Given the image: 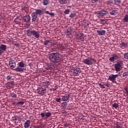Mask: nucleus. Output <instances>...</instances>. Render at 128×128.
<instances>
[{
    "mask_svg": "<svg viewBox=\"0 0 128 128\" xmlns=\"http://www.w3.org/2000/svg\"><path fill=\"white\" fill-rule=\"evenodd\" d=\"M49 60L54 64H60L62 62L64 57L58 52H52L49 54Z\"/></svg>",
    "mask_w": 128,
    "mask_h": 128,
    "instance_id": "obj_1",
    "label": "nucleus"
},
{
    "mask_svg": "<svg viewBox=\"0 0 128 128\" xmlns=\"http://www.w3.org/2000/svg\"><path fill=\"white\" fill-rule=\"evenodd\" d=\"M27 36L30 37L32 36H34L36 38H40V33L35 30H27Z\"/></svg>",
    "mask_w": 128,
    "mask_h": 128,
    "instance_id": "obj_2",
    "label": "nucleus"
},
{
    "mask_svg": "<svg viewBox=\"0 0 128 128\" xmlns=\"http://www.w3.org/2000/svg\"><path fill=\"white\" fill-rule=\"evenodd\" d=\"M70 74L74 76H78L80 74V69L79 68H73L71 69Z\"/></svg>",
    "mask_w": 128,
    "mask_h": 128,
    "instance_id": "obj_3",
    "label": "nucleus"
},
{
    "mask_svg": "<svg viewBox=\"0 0 128 128\" xmlns=\"http://www.w3.org/2000/svg\"><path fill=\"white\" fill-rule=\"evenodd\" d=\"M82 62L84 64H87L88 66H90L94 62H96V60L94 58H92L90 57H88V58L84 59Z\"/></svg>",
    "mask_w": 128,
    "mask_h": 128,
    "instance_id": "obj_4",
    "label": "nucleus"
},
{
    "mask_svg": "<svg viewBox=\"0 0 128 128\" xmlns=\"http://www.w3.org/2000/svg\"><path fill=\"white\" fill-rule=\"evenodd\" d=\"M122 62H118L116 64H114V70L116 72H120L122 70Z\"/></svg>",
    "mask_w": 128,
    "mask_h": 128,
    "instance_id": "obj_5",
    "label": "nucleus"
},
{
    "mask_svg": "<svg viewBox=\"0 0 128 128\" xmlns=\"http://www.w3.org/2000/svg\"><path fill=\"white\" fill-rule=\"evenodd\" d=\"M37 92L38 94H40L41 96H44L46 92V89L42 88V86L38 87L37 89Z\"/></svg>",
    "mask_w": 128,
    "mask_h": 128,
    "instance_id": "obj_6",
    "label": "nucleus"
},
{
    "mask_svg": "<svg viewBox=\"0 0 128 128\" xmlns=\"http://www.w3.org/2000/svg\"><path fill=\"white\" fill-rule=\"evenodd\" d=\"M9 66L10 68H14L16 66V64L14 60H12V58H10L9 60Z\"/></svg>",
    "mask_w": 128,
    "mask_h": 128,
    "instance_id": "obj_7",
    "label": "nucleus"
},
{
    "mask_svg": "<svg viewBox=\"0 0 128 128\" xmlns=\"http://www.w3.org/2000/svg\"><path fill=\"white\" fill-rule=\"evenodd\" d=\"M84 34L82 33H78L76 34V40H78L80 42H84V38L82 36Z\"/></svg>",
    "mask_w": 128,
    "mask_h": 128,
    "instance_id": "obj_8",
    "label": "nucleus"
},
{
    "mask_svg": "<svg viewBox=\"0 0 128 128\" xmlns=\"http://www.w3.org/2000/svg\"><path fill=\"white\" fill-rule=\"evenodd\" d=\"M7 48L8 47L6 46V45L1 44L0 46V56H2L4 53V52H6V50Z\"/></svg>",
    "mask_w": 128,
    "mask_h": 128,
    "instance_id": "obj_9",
    "label": "nucleus"
},
{
    "mask_svg": "<svg viewBox=\"0 0 128 128\" xmlns=\"http://www.w3.org/2000/svg\"><path fill=\"white\" fill-rule=\"evenodd\" d=\"M22 20L24 22H26L28 24L30 22V16L28 14H26L22 18Z\"/></svg>",
    "mask_w": 128,
    "mask_h": 128,
    "instance_id": "obj_10",
    "label": "nucleus"
},
{
    "mask_svg": "<svg viewBox=\"0 0 128 128\" xmlns=\"http://www.w3.org/2000/svg\"><path fill=\"white\" fill-rule=\"evenodd\" d=\"M49 86H50V81H46L45 82H43L41 86H42V88H45V90H46V88H48Z\"/></svg>",
    "mask_w": 128,
    "mask_h": 128,
    "instance_id": "obj_11",
    "label": "nucleus"
},
{
    "mask_svg": "<svg viewBox=\"0 0 128 128\" xmlns=\"http://www.w3.org/2000/svg\"><path fill=\"white\" fill-rule=\"evenodd\" d=\"M32 16V22H36V18H38V16L34 12H32L31 14Z\"/></svg>",
    "mask_w": 128,
    "mask_h": 128,
    "instance_id": "obj_12",
    "label": "nucleus"
},
{
    "mask_svg": "<svg viewBox=\"0 0 128 128\" xmlns=\"http://www.w3.org/2000/svg\"><path fill=\"white\" fill-rule=\"evenodd\" d=\"M61 97L62 98V100H63V102H68V100H70V94H68L62 96Z\"/></svg>",
    "mask_w": 128,
    "mask_h": 128,
    "instance_id": "obj_13",
    "label": "nucleus"
},
{
    "mask_svg": "<svg viewBox=\"0 0 128 128\" xmlns=\"http://www.w3.org/2000/svg\"><path fill=\"white\" fill-rule=\"evenodd\" d=\"M108 80H110V82H113V84H116V80L114 78V74H112L108 76Z\"/></svg>",
    "mask_w": 128,
    "mask_h": 128,
    "instance_id": "obj_14",
    "label": "nucleus"
},
{
    "mask_svg": "<svg viewBox=\"0 0 128 128\" xmlns=\"http://www.w3.org/2000/svg\"><path fill=\"white\" fill-rule=\"evenodd\" d=\"M108 14V11L104 10H102L98 12V14H99V16H106V14Z\"/></svg>",
    "mask_w": 128,
    "mask_h": 128,
    "instance_id": "obj_15",
    "label": "nucleus"
},
{
    "mask_svg": "<svg viewBox=\"0 0 128 128\" xmlns=\"http://www.w3.org/2000/svg\"><path fill=\"white\" fill-rule=\"evenodd\" d=\"M12 120H18V122H20L22 119L20 118V116H15L12 117Z\"/></svg>",
    "mask_w": 128,
    "mask_h": 128,
    "instance_id": "obj_16",
    "label": "nucleus"
},
{
    "mask_svg": "<svg viewBox=\"0 0 128 128\" xmlns=\"http://www.w3.org/2000/svg\"><path fill=\"white\" fill-rule=\"evenodd\" d=\"M36 12L34 14H36V16H42V10H40V9L36 10Z\"/></svg>",
    "mask_w": 128,
    "mask_h": 128,
    "instance_id": "obj_17",
    "label": "nucleus"
},
{
    "mask_svg": "<svg viewBox=\"0 0 128 128\" xmlns=\"http://www.w3.org/2000/svg\"><path fill=\"white\" fill-rule=\"evenodd\" d=\"M97 34H99V36H104L106 32V30H102L101 31L100 30H98L96 31Z\"/></svg>",
    "mask_w": 128,
    "mask_h": 128,
    "instance_id": "obj_18",
    "label": "nucleus"
},
{
    "mask_svg": "<svg viewBox=\"0 0 128 128\" xmlns=\"http://www.w3.org/2000/svg\"><path fill=\"white\" fill-rule=\"evenodd\" d=\"M30 120H27L24 124V128H30Z\"/></svg>",
    "mask_w": 128,
    "mask_h": 128,
    "instance_id": "obj_19",
    "label": "nucleus"
},
{
    "mask_svg": "<svg viewBox=\"0 0 128 128\" xmlns=\"http://www.w3.org/2000/svg\"><path fill=\"white\" fill-rule=\"evenodd\" d=\"M14 70L16 72H24V68H22L18 67L17 68L14 69Z\"/></svg>",
    "mask_w": 128,
    "mask_h": 128,
    "instance_id": "obj_20",
    "label": "nucleus"
},
{
    "mask_svg": "<svg viewBox=\"0 0 128 128\" xmlns=\"http://www.w3.org/2000/svg\"><path fill=\"white\" fill-rule=\"evenodd\" d=\"M59 2L60 4H66L68 0H59Z\"/></svg>",
    "mask_w": 128,
    "mask_h": 128,
    "instance_id": "obj_21",
    "label": "nucleus"
},
{
    "mask_svg": "<svg viewBox=\"0 0 128 128\" xmlns=\"http://www.w3.org/2000/svg\"><path fill=\"white\" fill-rule=\"evenodd\" d=\"M110 14L111 16H116L118 14V11L116 10H113L112 12H110Z\"/></svg>",
    "mask_w": 128,
    "mask_h": 128,
    "instance_id": "obj_22",
    "label": "nucleus"
},
{
    "mask_svg": "<svg viewBox=\"0 0 128 128\" xmlns=\"http://www.w3.org/2000/svg\"><path fill=\"white\" fill-rule=\"evenodd\" d=\"M50 40H46L44 42V46H50Z\"/></svg>",
    "mask_w": 128,
    "mask_h": 128,
    "instance_id": "obj_23",
    "label": "nucleus"
},
{
    "mask_svg": "<svg viewBox=\"0 0 128 128\" xmlns=\"http://www.w3.org/2000/svg\"><path fill=\"white\" fill-rule=\"evenodd\" d=\"M123 20L124 22H128V14L125 15V16H124V18L123 19Z\"/></svg>",
    "mask_w": 128,
    "mask_h": 128,
    "instance_id": "obj_24",
    "label": "nucleus"
},
{
    "mask_svg": "<svg viewBox=\"0 0 128 128\" xmlns=\"http://www.w3.org/2000/svg\"><path fill=\"white\" fill-rule=\"evenodd\" d=\"M18 66H20V68H24V66L25 64H25L24 63V62H18Z\"/></svg>",
    "mask_w": 128,
    "mask_h": 128,
    "instance_id": "obj_25",
    "label": "nucleus"
},
{
    "mask_svg": "<svg viewBox=\"0 0 128 128\" xmlns=\"http://www.w3.org/2000/svg\"><path fill=\"white\" fill-rule=\"evenodd\" d=\"M50 4L48 0H43V4L44 6H48Z\"/></svg>",
    "mask_w": 128,
    "mask_h": 128,
    "instance_id": "obj_26",
    "label": "nucleus"
},
{
    "mask_svg": "<svg viewBox=\"0 0 128 128\" xmlns=\"http://www.w3.org/2000/svg\"><path fill=\"white\" fill-rule=\"evenodd\" d=\"M76 16V14L75 12H72V13H71L70 14L69 16V18H74Z\"/></svg>",
    "mask_w": 128,
    "mask_h": 128,
    "instance_id": "obj_27",
    "label": "nucleus"
},
{
    "mask_svg": "<svg viewBox=\"0 0 128 128\" xmlns=\"http://www.w3.org/2000/svg\"><path fill=\"white\" fill-rule=\"evenodd\" d=\"M113 58H114V60H116L120 58V57H118V56L116 54H114Z\"/></svg>",
    "mask_w": 128,
    "mask_h": 128,
    "instance_id": "obj_28",
    "label": "nucleus"
},
{
    "mask_svg": "<svg viewBox=\"0 0 128 128\" xmlns=\"http://www.w3.org/2000/svg\"><path fill=\"white\" fill-rule=\"evenodd\" d=\"M6 78L7 80H14V78H12V76H8L6 77Z\"/></svg>",
    "mask_w": 128,
    "mask_h": 128,
    "instance_id": "obj_29",
    "label": "nucleus"
},
{
    "mask_svg": "<svg viewBox=\"0 0 128 128\" xmlns=\"http://www.w3.org/2000/svg\"><path fill=\"white\" fill-rule=\"evenodd\" d=\"M46 14H50V16H54V14L52 12H50L48 11H46Z\"/></svg>",
    "mask_w": 128,
    "mask_h": 128,
    "instance_id": "obj_30",
    "label": "nucleus"
},
{
    "mask_svg": "<svg viewBox=\"0 0 128 128\" xmlns=\"http://www.w3.org/2000/svg\"><path fill=\"white\" fill-rule=\"evenodd\" d=\"M112 108H118V104L116 103H114L113 104H112Z\"/></svg>",
    "mask_w": 128,
    "mask_h": 128,
    "instance_id": "obj_31",
    "label": "nucleus"
},
{
    "mask_svg": "<svg viewBox=\"0 0 128 128\" xmlns=\"http://www.w3.org/2000/svg\"><path fill=\"white\" fill-rule=\"evenodd\" d=\"M15 22H16V24H18L20 22V19L18 18H16L15 20Z\"/></svg>",
    "mask_w": 128,
    "mask_h": 128,
    "instance_id": "obj_32",
    "label": "nucleus"
},
{
    "mask_svg": "<svg viewBox=\"0 0 128 128\" xmlns=\"http://www.w3.org/2000/svg\"><path fill=\"white\" fill-rule=\"evenodd\" d=\"M120 45H121L122 46H124V48H126L128 46V44L126 43H124V42H122Z\"/></svg>",
    "mask_w": 128,
    "mask_h": 128,
    "instance_id": "obj_33",
    "label": "nucleus"
},
{
    "mask_svg": "<svg viewBox=\"0 0 128 128\" xmlns=\"http://www.w3.org/2000/svg\"><path fill=\"white\" fill-rule=\"evenodd\" d=\"M58 90V86H54V88H52L50 89V90L54 92V90Z\"/></svg>",
    "mask_w": 128,
    "mask_h": 128,
    "instance_id": "obj_34",
    "label": "nucleus"
},
{
    "mask_svg": "<svg viewBox=\"0 0 128 128\" xmlns=\"http://www.w3.org/2000/svg\"><path fill=\"white\" fill-rule=\"evenodd\" d=\"M45 116L46 118H50V116H52V114L50 112H46L45 114Z\"/></svg>",
    "mask_w": 128,
    "mask_h": 128,
    "instance_id": "obj_35",
    "label": "nucleus"
},
{
    "mask_svg": "<svg viewBox=\"0 0 128 128\" xmlns=\"http://www.w3.org/2000/svg\"><path fill=\"white\" fill-rule=\"evenodd\" d=\"M10 96H11V98H16L17 96L16 94H14V93H11L10 94Z\"/></svg>",
    "mask_w": 128,
    "mask_h": 128,
    "instance_id": "obj_36",
    "label": "nucleus"
},
{
    "mask_svg": "<svg viewBox=\"0 0 128 128\" xmlns=\"http://www.w3.org/2000/svg\"><path fill=\"white\" fill-rule=\"evenodd\" d=\"M70 12V10L69 9H67L64 11V14H68Z\"/></svg>",
    "mask_w": 128,
    "mask_h": 128,
    "instance_id": "obj_37",
    "label": "nucleus"
},
{
    "mask_svg": "<svg viewBox=\"0 0 128 128\" xmlns=\"http://www.w3.org/2000/svg\"><path fill=\"white\" fill-rule=\"evenodd\" d=\"M68 106V102H64L62 103V108H66Z\"/></svg>",
    "mask_w": 128,
    "mask_h": 128,
    "instance_id": "obj_38",
    "label": "nucleus"
},
{
    "mask_svg": "<svg viewBox=\"0 0 128 128\" xmlns=\"http://www.w3.org/2000/svg\"><path fill=\"white\" fill-rule=\"evenodd\" d=\"M7 84H10L11 86H14V81L8 82Z\"/></svg>",
    "mask_w": 128,
    "mask_h": 128,
    "instance_id": "obj_39",
    "label": "nucleus"
},
{
    "mask_svg": "<svg viewBox=\"0 0 128 128\" xmlns=\"http://www.w3.org/2000/svg\"><path fill=\"white\" fill-rule=\"evenodd\" d=\"M124 58H126V60H128V52L125 53L124 55Z\"/></svg>",
    "mask_w": 128,
    "mask_h": 128,
    "instance_id": "obj_40",
    "label": "nucleus"
},
{
    "mask_svg": "<svg viewBox=\"0 0 128 128\" xmlns=\"http://www.w3.org/2000/svg\"><path fill=\"white\" fill-rule=\"evenodd\" d=\"M109 60H110V62H114V56L112 57H110L109 58Z\"/></svg>",
    "mask_w": 128,
    "mask_h": 128,
    "instance_id": "obj_41",
    "label": "nucleus"
},
{
    "mask_svg": "<svg viewBox=\"0 0 128 128\" xmlns=\"http://www.w3.org/2000/svg\"><path fill=\"white\" fill-rule=\"evenodd\" d=\"M67 34L68 36H72V31L70 30H67Z\"/></svg>",
    "mask_w": 128,
    "mask_h": 128,
    "instance_id": "obj_42",
    "label": "nucleus"
},
{
    "mask_svg": "<svg viewBox=\"0 0 128 128\" xmlns=\"http://www.w3.org/2000/svg\"><path fill=\"white\" fill-rule=\"evenodd\" d=\"M24 104V102H18L16 104H20L21 106H22L23 104Z\"/></svg>",
    "mask_w": 128,
    "mask_h": 128,
    "instance_id": "obj_43",
    "label": "nucleus"
},
{
    "mask_svg": "<svg viewBox=\"0 0 128 128\" xmlns=\"http://www.w3.org/2000/svg\"><path fill=\"white\" fill-rule=\"evenodd\" d=\"M100 22H101V24H106V22H104V19H100Z\"/></svg>",
    "mask_w": 128,
    "mask_h": 128,
    "instance_id": "obj_44",
    "label": "nucleus"
},
{
    "mask_svg": "<svg viewBox=\"0 0 128 128\" xmlns=\"http://www.w3.org/2000/svg\"><path fill=\"white\" fill-rule=\"evenodd\" d=\"M98 86H100L102 88H106V87L104 86V84H98Z\"/></svg>",
    "mask_w": 128,
    "mask_h": 128,
    "instance_id": "obj_45",
    "label": "nucleus"
},
{
    "mask_svg": "<svg viewBox=\"0 0 128 128\" xmlns=\"http://www.w3.org/2000/svg\"><path fill=\"white\" fill-rule=\"evenodd\" d=\"M40 116H41L42 118H44L46 116V114H44V112H42L40 114Z\"/></svg>",
    "mask_w": 128,
    "mask_h": 128,
    "instance_id": "obj_46",
    "label": "nucleus"
},
{
    "mask_svg": "<svg viewBox=\"0 0 128 128\" xmlns=\"http://www.w3.org/2000/svg\"><path fill=\"white\" fill-rule=\"evenodd\" d=\"M100 0H92V4H96V2H98Z\"/></svg>",
    "mask_w": 128,
    "mask_h": 128,
    "instance_id": "obj_47",
    "label": "nucleus"
},
{
    "mask_svg": "<svg viewBox=\"0 0 128 128\" xmlns=\"http://www.w3.org/2000/svg\"><path fill=\"white\" fill-rule=\"evenodd\" d=\"M70 126V124H64V126H65V128H67V126Z\"/></svg>",
    "mask_w": 128,
    "mask_h": 128,
    "instance_id": "obj_48",
    "label": "nucleus"
},
{
    "mask_svg": "<svg viewBox=\"0 0 128 128\" xmlns=\"http://www.w3.org/2000/svg\"><path fill=\"white\" fill-rule=\"evenodd\" d=\"M56 101L57 102H60V98H56Z\"/></svg>",
    "mask_w": 128,
    "mask_h": 128,
    "instance_id": "obj_49",
    "label": "nucleus"
},
{
    "mask_svg": "<svg viewBox=\"0 0 128 128\" xmlns=\"http://www.w3.org/2000/svg\"><path fill=\"white\" fill-rule=\"evenodd\" d=\"M122 76H128V74H127L126 72H124L122 74Z\"/></svg>",
    "mask_w": 128,
    "mask_h": 128,
    "instance_id": "obj_50",
    "label": "nucleus"
},
{
    "mask_svg": "<svg viewBox=\"0 0 128 128\" xmlns=\"http://www.w3.org/2000/svg\"><path fill=\"white\" fill-rule=\"evenodd\" d=\"M116 128H122V126H118V124H117V125L116 126Z\"/></svg>",
    "mask_w": 128,
    "mask_h": 128,
    "instance_id": "obj_51",
    "label": "nucleus"
},
{
    "mask_svg": "<svg viewBox=\"0 0 128 128\" xmlns=\"http://www.w3.org/2000/svg\"><path fill=\"white\" fill-rule=\"evenodd\" d=\"M105 86L108 88H110V84H105Z\"/></svg>",
    "mask_w": 128,
    "mask_h": 128,
    "instance_id": "obj_52",
    "label": "nucleus"
},
{
    "mask_svg": "<svg viewBox=\"0 0 128 128\" xmlns=\"http://www.w3.org/2000/svg\"><path fill=\"white\" fill-rule=\"evenodd\" d=\"M114 78L116 80V78H118V74H114Z\"/></svg>",
    "mask_w": 128,
    "mask_h": 128,
    "instance_id": "obj_53",
    "label": "nucleus"
},
{
    "mask_svg": "<svg viewBox=\"0 0 128 128\" xmlns=\"http://www.w3.org/2000/svg\"><path fill=\"white\" fill-rule=\"evenodd\" d=\"M8 88H10L11 85L10 84H7Z\"/></svg>",
    "mask_w": 128,
    "mask_h": 128,
    "instance_id": "obj_54",
    "label": "nucleus"
},
{
    "mask_svg": "<svg viewBox=\"0 0 128 128\" xmlns=\"http://www.w3.org/2000/svg\"><path fill=\"white\" fill-rule=\"evenodd\" d=\"M124 90H125V91H126V90H128V88H124Z\"/></svg>",
    "mask_w": 128,
    "mask_h": 128,
    "instance_id": "obj_55",
    "label": "nucleus"
},
{
    "mask_svg": "<svg viewBox=\"0 0 128 128\" xmlns=\"http://www.w3.org/2000/svg\"><path fill=\"white\" fill-rule=\"evenodd\" d=\"M126 94H128V90H126Z\"/></svg>",
    "mask_w": 128,
    "mask_h": 128,
    "instance_id": "obj_56",
    "label": "nucleus"
},
{
    "mask_svg": "<svg viewBox=\"0 0 128 128\" xmlns=\"http://www.w3.org/2000/svg\"><path fill=\"white\" fill-rule=\"evenodd\" d=\"M126 73L127 74V76H128V71Z\"/></svg>",
    "mask_w": 128,
    "mask_h": 128,
    "instance_id": "obj_57",
    "label": "nucleus"
},
{
    "mask_svg": "<svg viewBox=\"0 0 128 128\" xmlns=\"http://www.w3.org/2000/svg\"><path fill=\"white\" fill-rule=\"evenodd\" d=\"M126 96H128V93H126Z\"/></svg>",
    "mask_w": 128,
    "mask_h": 128,
    "instance_id": "obj_58",
    "label": "nucleus"
},
{
    "mask_svg": "<svg viewBox=\"0 0 128 128\" xmlns=\"http://www.w3.org/2000/svg\"><path fill=\"white\" fill-rule=\"evenodd\" d=\"M14 104H16V102H14Z\"/></svg>",
    "mask_w": 128,
    "mask_h": 128,
    "instance_id": "obj_59",
    "label": "nucleus"
},
{
    "mask_svg": "<svg viewBox=\"0 0 128 128\" xmlns=\"http://www.w3.org/2000/svg\"><path fill=\"white\" fill-rule=\"evenodd\" d=\"M87 26H88V24H87Z\"/></svg>",
    "mask_w": 128,
    "mask_h": 128,
    "instance_id": "obj_60",
    "label": "nucleus"
},
{
    "mask_svg": "<svg viewBox=\"0 0 128 128\" xmlns=\"http://www.w3.org/2000/svg\"><path fill=\"white\" fill-rule=\"evenodd\" d=\"M18 46H20V44H18Z\"/></svg>",
    "mask_w": 128,
    "mask_h": 128,
    "instance_id": "obj_61",
    "label": "nucleus"
}]
</instances>
